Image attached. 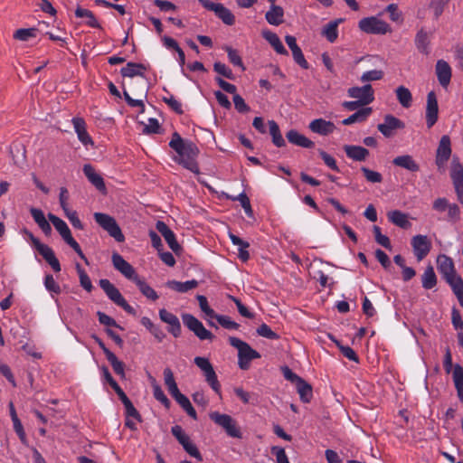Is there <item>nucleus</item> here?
Segmentation results:
<instances>
[{
    "instance_id": "nucleus-1",
    "label": "nucleus",
    "mask_w": 463,
    "mask_h": 463,
    "mask_svg": "<svg viewBox=\"0 0 463 463\" xmlns=\"http://www.w3.org/2000/svg\"><path fill=\"white\" fill-rule=\"evenodd\" d=\"M169 146L177 153L175 161L194 174H199V166L196 158L199 155L197 146L186 139H183L177 132H174Z\"/></svg>"
},
{
    "instance_id": "nucleus-2",
    "label": "nucleus",
    "mask_w": 463,
    "mask_h": 463,
    "mask_svg": "<svg viewBox=\"0 0 463 463\" xmlns=\"http://www.w3.org/2000/svg\"><path fill=\"white\" fill-rule=\"evenodd\" d=\"M48 219L52 223L57 232L60 233L64 241L75 250L79 257L81 260H83L87 265H89L88 259L81 250L79 243L71 236V230L69 229L66 222L52 213L48 214Z\"/></svg>"
},
{
    "instance_id": "nucleus-3",
    "label": "nucleus",
    "mask_w": 463,
    "mask_h": 463,
    "mask_svg": "<svg viewBox=\"0 0 463 463\" xmlns=\"http://www.w3.org/2000/svg\"><path fill=\"white\" fill-rule=\"evenodd\" d=\"M229 343L232 346L238 349V364L239 367L242 370H248L250 361L260 357V354L252 349L249 344L235 336H230Z\"/></svg>"
},
{
    "instance_id": "nucleus-4",
    "label": "nucleus",
    "mask_w": 463,
    "mask_h": 463,
    "mask_svg": "<svg viewBox=\"0 0 463 463\" xmlns=\"http://www.w3.org/2000/svg\"><path fill=\"white\" fill-rule=\"evenodd\" d=\"M93 217L95 222L118 242L125 241V236L114 217L103 213H95Z\"/></svg>"
},
{
    "instance_id": "nucleus-5",
    "label": "nucleus",
    "mask_w": 463,
    "mask_h": 463,
    "mask_svg": "<svg viewBox=\"0 0 463 463\" xmlns=\"http://www.w3.org/2000/svg\"><path fill=\"white\" fill-rule=\"evenodd\" d=\"M93 217L95 222L118 242L125 241V236L114 217L103 213H95Z\"/></svg>"
},
{
    "instance_id": "nucleus-6",
    "label": "nucleus",
    "mask_w": 463,
    "mask_h": 463,
    "mask_svg": "<svg viewBox=\"0 0 463 463\" xmlns=\"http://www.w3.org/2000/svg\"><path fill=\"white\" fill-rule=\"evenodd\" d=\"M93 217L95 222L118 242L125 241V236L114 217L103 213H95Z\"/></svg>"
},
{
    "instance_id": "nucleus-7",
    "label": "nucleus",
    "mask_w": 463,
    "mask_h": 463,
    "mask_svg": "<svg viewBox=\"0 0 463 463\" xmlns=\"http://www.w3.org/2000/svg\"><path fill=\"white\" fill-rule=\"evenodd\" d=\"M99 284L111 301L122 307L127 313L136 314L135 309L126 301L119 290L109 279H102Z\"/></svg>"
},
{
    "instance_id": "nucleus-8",
    "label": "nucleus",
    "mask_w": 463,
    "mask_h": 463,
    "mask_svg": "<svg viewBox=\"0 0 463 463\" xmlns=\"http://www.w3.org/2000/svg\"><path fill=\"white\" fill-rule=\"evenodd\" d=\"M194 364L201 369L205 377V381L212 389L218 394L221 393V384L218 381L217 374L209 359L202 356H196L194 360Z\"/></svg>"
},
{
    "instance_id": "nucleus-9",
    "label": "nucleus",
    "mask_w": 463,
    "mask_h": 463,
    "mask_svg": "<svg viewBox=\"0 0 463 463\" xmlns=\"http://www.w3.org/2000/svg\"><path fill=\"white\" fill-rule=\"evenodd\" d=\"M358 27L366 33L385 34L391 32L390 25L375 16L365 17L359 21Z\"/></svg>"
},
{
    "instance_id": "nucleus-10",
    "label": "nucleus",
    "mask_w": 463,
    "mask_h": 463,
    "mask_svg": "<svg viewBox=\"0 0 463 463\" xmlns=\"http://www.w3.org/2000/svg\"><path fill=\"white\" fill-rule=\"evenodd\" d=\"M33 245L55 272L61 271V264L51 247L42 243L32 232H26Z\"/></svg>"
},
{
    "instance_id": "nucleus-11",
    "label": "nucleus",
    "mask_w": 463,
    "mask_h": 463,
    "mask_svg": "<svg viewBox=\"0 0 463 463\" xmlns=\"http://www.w3.org/2000/svg\"><path fill=\"white\" fill-rule=\"evenodd\" d=\"M182 319L184 326L200 339L213 340L214 335L207 330L203 323L191 314H183Z\"/></svg>"
},
{
    "instance_id": "nucleus-12",
    "label": "nucleus",
    "mask_w": 463,
    "mask_h": 463,
    "mask_svg": "<svg viewBox=\"0 0 463 463\" xmlns=\"http://www.w3.org/2000/svg\"><path fill=\"white\" fill-rule=\"evenodd\" d=\"M210 419L224 429L226 433L232 438H241V433L240 429L237 427L236 421L228 414H222L217 411L210 414Z\"/></svg>"
},
{
    "instance_id": "nucleus-13",
    "label": "nucleus",
    "mask_w": 463,
    "mask_h": 463,
    "mask_svg": "<svg viewBox=\"0 0 463 463\" xmlns=\"http://www.w3.org/2000/svg\"><path fill=\"white\" fill-rule=\"evenodd\" d=\"M171 432L173 436L178 440V442L183 446L184 449L192 457L196 459L202 461L203 457L199 452L196 446L191 442L188 435L185 434L183 428L180 425H175L171 429Z\"/></svg>"
},
{
    "instance_id": "nucleus-14",
    "label": "nucleus",
    "mask_w": 463,
    "mask_h": 463,
    "mask_svg": "<svg viewBox=\"0 0 463 463\" xmlns=\"http://www.w3.org/2000/svg\"><path fill=\"white\" fill-rule=\"evenodd\" d=\"M450 177L458 201L463 204V165L457 160L451 164Z\"/></svg>"
},
{
    "instance_id": "nucleus-15",
    "label": "nucleus",
    "mask_w": 463,
    "mask_h": 463,
    "mask_svg": "<svg viewBox=\"0 0 463 463\" xmlns=\"http://www.w3.org/2000/svg\"><path fill=\"white\" fill-rule=\"evenodd\" d=\"M347 93L349 97L357 99L364 106L369 105L374 100V91L371 84L349 88Z\"/></svg>"
},
{
    "instance_id": "nucleus-16",
    "label": "nucleus",
    "mask_w": 463,
    "mask_h": 463,
    "mask_svg": "<svg viewBox=\"0 0 463 463\" xmlns=\"http://www.w3.org/2000/svg\"><path fill=\"white\" fill-rule=\"evenodd\" d=\"M411 246L415 257L419 261L422 260L431 249V241L426 235H415L411 239Z\"/></svg>"
},
{
    "instance_id": "nucleus-17",
    "label": "nucleus",
    "mask_w": 463,
    "mask_h": 463,
    "mask_svg": "<svg viewBox=\"0 0 463 463\" xmlns=\"http://www.w3.org/2000/svg\"><path fill=\"white\" fill-rule=\"evenodd\" d=\"M405 128V124L398 118L388 114L384 116L383 123L378 124V130L385 137H391L398 129Z\"/></svg>"
},
{
    "instance_id": "nucleus-18",
    "label": "nucleus",
    "mask_w": 463,
    "mask_h": 463,
    "mask_svg": "<svg viewBox=\"0 0 463 463\" xmlns=\"http://www.w3.org/2000/svg\"><path fill=\"white\" fill-rule=\"evenodd\" d=\"M113 267L127 279L134 281L138 275L135 269L118 252H113L111 256Z\"/></svg>"
},
{
    "instance_id": "nucleus-19",
    "label": "nucleus",
    "mask_w": 463,
    "mask_h": 463,
    "mask_svg": "<svg viewBox=\"0 0 463 463\" xmlns=\"http://www.w3.org/2000/svg\"><path fill=\"white\" fill-rule=\"evenodd\" d=\"M156 230L164 237L165 241L168 244L169 248L175 253L180 254L182 247L179 245L175 239V233L171 229L162 221H157L156 223Z\"/></svg>"
},
{
    "instance_id": "nucleus-20",
    "label": "nucleus",
    "mask_w": 463,
    "mask_h": 463,
    "mask_svg": "<svg viewBox=\"0 0 463 463\" xmlns=\"http://www.w3.org/2000/svg\"><path fill=\"white\" fill-rule=\"evenodd\" d=\"M451 155V143L449 136H442L436 153V165L441 167L449 159Z\"/></svg>"
},
{
    "instance_id": "nucleus-21",
    "label": "nucleus",
    "mask_w": 463,
    "mask_h": 463,
    "mask_svg": "<svg viewBox=\"0 0 463 463\" xmlns=\"http://www.w3.org/2000/svg\"><path fill=\"white\" fill-rule=\"evenodd\" d=\"M439 106L437 97L434 91L427 95L426 122L428 128H431L438 120Z\"/></svg>"
},
{
    "instance_id": "nucleus-22",
    "label": "nucleus",
    "mask_w": 463,
    "mask_h": 463,
    "mask_svg": "<svg viewBox=\"0 0 463 463\" xmlns=\"http://www.w3.org/2000/svg\"><path fill=\"white\" fill-rule=\"evenodd\" d=\"M160 319L169 326L168 332L171 333L175 337H179L181 335V324L178 317L167 311L165 308L159 310Z\"/></svg>"
},
{
    "instance_id": "nucleus-23",
    "label": "nucleus",
    "mask_w": 463,
    "mask_h": 463,
    "mask_svg": "<svg viewBox=\"0 0 463 463\" xmlns=\"http://www.w3.org/2000/svg\"><path fill=\"white\" fill-rule=\"evenodd\" d=\"M436 75L439 84L447 88L451 79V68L444 60H439L436 63Z\"/></svg>"
},
{
    "instance_id": "nucleus-24",
    "label": "nucleus",
    "mask_w": 463,
    "mask_h": 463,
    "mask_svg": "<svg viewBox=\"0 0 463 463\" xmlns=\"http://www.w3.org/2000/svg\"><path fill=\"white\" fill-rule=\"evenodd\" d=\"M83 173L88 178V180L101 193H106V185L104 183V180L102 176L98 174L94 167L90 165L86 164L83 165Z\"/></svg>"
},
{
    "instance_id": "nucleus-25",
    "label": "nucleus",
    "mask_w": 463,
    "mask_h": 463,
    "mask_svg": "<svg viewBox=\"0 0 463 463\" xmlns=\"http://www.w3.org/2000/svg\"><path fill=\"white\" fill-rule=\"evenodd\" d=\"M72 124L75 129V132L77 133L79 140L84 145H91L93 146V140L90 137V135L87 132L86 129V123L82 118H72Z\"/></svg>"
},
{
    "instance_id": "nucleus-26",
    "label": "nucleus",
    "mask_w": 463,
    "mask_h": 463,
    "mask_svg": "<svg viewBox=\"0 0 463 463\" xmlns=\"http://www.w3.org/2000/svg\"><path fill=\"white\" fill-rule=\"evenodd\" d=\"M335 127L333 122L323 118H317L310 122L309 129L322 136H326L334 132Z\"/></svg>"
},
{
    "instance_id": "nucleus-27",
    "label": "nucleus",
    "mask_w": 463,
    "mask_h": 463,
    "mask_svg": "<svg viewBox=\"0 0 463 463\" xmlns=\"http://www.w3.org/2000/svg\"><path fill=\"white\" fill-rule=\"evenodd\" d=\"M286 137L289 143L298 146L305 148H312L315 146V143L312 140L295 129H290L288 132H287Z\"/></svg>"
},
{
    "instance_id": "nucleus-28",
    "label": "nucleus",
    "mask_w": 463,
    "mask_h": 463,
    "mask_svg": "<svg viewBox=\"0 0 463 463\" xmlns=\"http://www.w3.org/2000/svg\"><path fill=\"white\" fill-rule=\"evenodd\" d=\"M344 150L346 156L358 162H363L369 156V150L360 146L345 145Z\"/></svg>"
},
{
    "instance_id": "nucleus-29",
    "label": "nucleus",
    "mask_w": 463,
    "mask_h": 463,
    "mask_svg": "<svg viewBox=\"0 0 463 463\" xmlns=\"http://www.w3.org/2000/svg\"><path fill=\"white\" fill-rule=\"evenodd\" d=\"M438 270L445 279L456 273L454 263L451 258L446 255H440L437 260Z\"/></svg>"
},
{
    "instance_id": "nucleus-30",
    "label": "nucleus",
    "mask_w": 463,
    "mask_h": 463,
    "mask_svg": "<svg viewBox=\"0 0 463 463\" xmlns=\"http://www.w3.org/2000/svg\"><path fill=\"white\" fill-rule=\"evenodd\" d=\"M430 33H428L424 28H420L415 36V45L417 50L425 54L428 55L430 53Z\"/></svg>"
},
{
    "instance_id": "nucleus-31",
    "label": "nucleus",
    "mask_w": 463,
    "mask_h": 463,
    "mask_svg": "<svg viewBox=\"0 0 463 463\" xmlns=\"http://www.w3.org/2000/svg\"><path fill=\"white\" fill-rule=\"evenodd\" d=\"M392 164L396 166L402 167L411 172H418L420 170L419 164L410 155L396 156L392 160Z\"/></svg>"
},
{
    "instance_id": "nucleus-32",
    "label": "nucleus",
    "mask_w": 463,
    "mask_h": 463,
    "mask_svg": "<svg viewBox=\"0 0 463 463\" xmlns=\"http://www.w3.org/2000/svg\"><path fill=\"white\" fill-rule=\"evenodd\" d=\"M30 213L43 232L45 235H50L52 233V227L46 220L43 212L38 208H31Z\"/></svg>"
},
{
    "instance_id": "nucleus-33",
    "label": "nucleus",
    "mask_w": 463,
    "mask_h": 463,
    "mask_svg": "<svg viewBox=\"0 0 463 463\" xmlns=\"http://www.w3.org/2000/svg\"><path fill=\"white\" fill-rule=\"evenodd\" d=\"M344 21L339 18L330 21L322 30V35L326 38L329 43H335L338 37V25Z\"/></svg>"
},
{
    "instance_id": "nucleus-34",
    "label": "nucleus",
    "mask_w": 463,
    "mask_h": 463,
    "mask_svg": "<svg viewBox=\"0 0 463 463\" xmlns=\"http://www.w3.org/2000/svg\"><path fill=\"white\" fill-rule=\"evenodd\" d=\"M284 11L281 6L271 5L270 9L266 13L265 18L269 24L279 25L283 23Z\"/></svg>"
},
{
    "instance_id": "nucleus-35",
    "label": "nucleus",
    "mask_w": 463,
    "mask_h": 463,
    "mask_svg": "<svg viewBox=\"0 0 463 463\" xmlns=\"http://www.w3.org/2000/svg\"><path fill=\"white\" fill-rule=\"evenodd\" d=\"M199 282L195 279L180 282L176 280H169L166 282V287L180 293H184L197 288Z\"/></svg>"
},
{
    "instance_id": "nucleus-36",
    "label": "nucleus",
    "mask_w": 463,
    "mask_h": 463,
    "mask_svg": "<svg viewBox=\"0 0 463 463\" xmlns=\"http://www.w3.org/2000/svg\"><path fill=\"white\" fill-rule=\"evenodd\" d=\"M387 216L391 222L402 229H408L411 226L407 214L399 210L389 212Z\"/></svg>"
},
{
    "instance_id": "nucleus-37",
    "label": "nucleus",
    "mask_w": 463,
    "mask_h": 463,
    "mask_svg": "<svg viewBox=\"0 0 463 463\" xmlns=\"http://www.w3.org/2000/svg\"><path fill=\"white\" fill-rule=\"evenodd\" d=\"M146 67L142 63L128 62L120 71L123 77L143 76Z\"/></svg>"
},
{
    "instance_id": "nucleus-38",
    "label": "nucleus",
    "mask_w": 463,
    "mask_h": 463,
    "mask_svg": "<svg viewBox=\"0 0 463 463\" xmlns=\"http://www.w3.org/2000/svg\"><path fill=\"white\" fill-rule=\"evenodd\" d=\"M301 402L307 403L313 398L312 386L303 378L295 384Z\"/></svg>"
},
{
    "instance_id": "nucleus-39",
    "label": "nucleus",
    "mask_w": 463,
    "mask_h": 463,
    "mask_svg": "<svg viewBox=\"0 0 463 463\" xmlns=\"http://www.w3.org/2000/svg\"><path fill=\"white\" fill-rule=\"evenodd\" d=\"M372 108H363L359 110H357L355 113L352 114L345 119L342 121L343 125H351L355 122H363L371 114H372Z\"/></svg>"
},
{
    "instance_id": "nucleus-40",
    "label": "nucleus",
    "mask_w": 463,
    "mask_h": 463,
    "mask_svg": "<svg viewBox=\"0 0 463 463\" xmlns=\"http://www.w3.org/2000/svg\"><path fill=\"white\" fill-rule=\"evenodd\" d=\"M263 37L270 43V45L274 48V50L283 55L288 54V51L285 49L279 36L270 31L263 32Z\"/></svg>"
},
{
    "instance_id": "nucleus-41",
    "label": "nucleus",
    "mask_w": 463,
    "mask_h": 463,
    "mask_svg": "<svg viewBox=\"0 0 463 463\" xmlns=\"http://www.w3.org/2000/svg\"><path fill=\"white\" fill-rule=\"evenodd\" d=\"M396 98L403 108H410L412 103V95L410 90L404 86H399L395 90Z\"/></svg>"
},
{
    "instance_id": "nucleus-42",
    "label": "nucleus",
    "mask_w": 463,
    "mask_h": 463,
    "mask_svg": "<svg viewBox=\"0 0 463 463\" xmlns=\"http://www.w3.org/2000/svg\"><path fill=\"white\" fill-rule=\"evenodd\" d=\"M268 123L273 144L278 147L285 146L286 142L280 133L279 125L274 120H269Z\"/></svg>"
},
{
    "instance_id": "nucleus-43",
    "label": "nucleus",
    "mask_w": 463,
    "mask_h": 463,
    "mask_svg": "<svg viewBox=\"0 0 463 463\" xmlns=\"http://www.w3.org/2000/svg\"><path fill=\"white\" fill-rule=\"evenodd\" d=\"M75 15L78 18H86V24L92 28H100L99 24L95 18L93 13L88 9H84L80 6H78L75 10Z\"/></svg>"
},
{
    "instance_id": "nucleus-44",
    "label": "nucleus",
    "mask_w": 463,
    "mask_h": 463,
    "mask_svg": "<svg viewBox=\"0 0 463 463\" xmlns=\"http://www.w3.org/2000/svg\"><path fill=\"white\" fill-rule=\"evenodd\" d=\"M134 282L138 287L141 293L148 299L156 301L158 298L157 293L144 279L137 277Z\"/></svg>"
},
{
    "instance_id": "nucleus-45",
    "label": "nucleus",
    "mask_w": 463,
    "mask_h": 463,
    "mask_svg": "<svg viewBox=\"0 0 463 463\" xmlns=\"http://www.w3.org/2000/svg\"><path fill=\"white\" fill-rule=\"evenodd\" d=\"M422 287L426 289L433 288L437 284V277L431 266L425 269L421 277Z\"/></svg>"
},
{
    "instance_id": "nucleus-46",
    "label": "nucleus",
    "mask_w": 463,
    "mask_h": 463,
    "mask_svg": "<svg viewBox=\"0 0 463 463\" xmlns=\"http://www.w3.org/2000/svg\"><path fill=\"white\" fill-rule=\"evenodd\" d=\"M215 14L227 25H232L235 23V17L232 13L222 4L215 10Z\"/></svg>"
},
{
    "instance_id": "nucleus-47",
    "label": "nucleus",
    "mask_w": 463,
    "mask_h": 463,
    "mask_svg": "<svg viewBox=\"0 0 463 463\" xmlns=\"http://www.w3.org/2000/svg\"><path fill=\"white\" fill-rule=\"evenodd\" d=\"M75 268L79 275L80 286L88 292H90L93 288V286L90 277L88 276L86 271L81 268L80 263H76Z\"/></svg>"
},
{
    "instance_id": "nucleus-48",
    "label": "nucleus",
    "mask_w": 463,
    "mask_h": 463,
    "mask_svg": "<svg viewBox=\"0 0 463 463\" xmlns=\"http://www.w3.org/2000/svg\"><path fill=\"white\" fill-rule=\"evenodd\" d=\"M153 394L156 400L160 402L166 409H169L171 406V402L164 393L161 387L156 383V380L153 379Z\"/></svg>"
},
{
    "instance_id": "nucleus-49",
    "label": "nucleus",
    "mask_w": 463,
    "mask_h": 463,
    "mask_svg": "<svg viewBox=\"0 0 463 463\" xmlns=\"http://www.w3.org/2000/svg\"><path fill=\"white\" fill-rule=\"evenodd\" d=\"M448 4L449 0H430L429 7L432 10L435 20H438L443 14Z\"/></svg>"
},
{
    "instance_id": "nucleus-50",
    "label": "nucleus",
    "mask_w": 463,
    "mask_h": 463,
    "mask_svg": "<svg viewBox=\"0 0 463 463\" xmlns=\"http://www.w3.org/2000/svg\"><path fill=\"white\" fill-rule=\"evenodd\" d=\"M108 361L111 364L113 371L122 378L125 377V364L119 361L114 354H109L107 357Z\"/></svg>"
},
{
    "instance_id": "nucleus-51",
    "label": "nucleus",
    "mask_w": 463,
    "mask_h": 463,
    "mask_svg": "<svg viewBox=\"0 0 463 463\" xmlns=\"http://www.w3.org/2000/svg\"><path fill=\"white\" fill-rule=\"evenodd\" d=\"M373 232L374 234L375 241L378 244H380L381 246L384 247L387 250L392 249L390 239L386 235L382 234L381 228L379 226L374 225L373 228Z\"/></svg>"
},
{
    "instance_id": "nucleus-52",
    "label": "nucleus",
    "mask_w": 463,
    "mask_h": 463,
    "mask_svg": "<svg viewBox=\"0 0 463 463\" xmlns=\"http://www.w3.org/2000/svg\"><path fill=\"white\" fill-rule=\"evenodd\" d=\"M224 49L227 52L230 62L235 66L240 67L242 71H244L245 67L243 65L242 60H241V56L239 55L237 50L230 47V46H225Z\"/></svg>"
},
{
    "instance_id": "nucleus-53",
    "label": "nucleus",
    "mask_w": 463,
    "mask_h": 463,
    "mask_svg": "<svg viewBox=\"0 0 463 463\" xmlns=\"http://www.w3.org/2000/svg\"><path fill=\"white\" fill-rule=\"evenodd\" d=\"M37 33V29L35 28H27V29H18L15 31L14 34V38L19 41H28L30 38L35 37Z\"/></svg>"
},
{
    "instance_id": "nucleus-54",
    "label": "nucleus",
    "mask_w": 463,
    "mask_h": 463,
    "mask_svg": "<svg viewBox=\"0 0 463 463\" xmlns=\"http://www.w3.org/2000/svg\"><path fill=\"white\" fill-rule=\"evenodd\" d=\"M361 171L364 174L367 182L372 183V184L382 183L383 175L379 172L371 170L365 166H362Z\"/></svg>"
},
{
    "instance_id": "nucleus-55",
    "label": "nucleus",
    "mask_w": 463,
    "mask_h": 463,
    "mask_svg": "<svg viewBox=\"0 0 463 463\" xmlns=\"http://www.w3.org/2000/svg\"><path fill=\"white\" fill-rule=\"evenodd\" d=\"M383 71L382 70H373L365 71L362 74L360 80L362 82L380 80L383 78Z\"/></svg>"
},
{
    "instance_id": "nucleus-56",
    "label": "nucleus",
    "mask_w": 463,
    "mask_h": 463,
    "mask_svg": "<svg viewBox=\"0 0 463 463\" xmlns=\"http://www.w3.org/2000/svg\"><path fill=\"white\" fill-rule=\"evenodd\" d=\"M257 334L262 337H265V338H268L270 340H277L279 338V335L277 333H275L273 330H271V328L266 324H261L257 328Z\"/></svg>"
},
{
    "instance_id": "nucleus-57",
    "label": "nucleus",
    "mask_w": 463,
    "mask_h": 463,
    "mask_svg": "<svg viewBox=\"0 0 463 463\" xmlns=\"http://www.w3.org/2000/svg\"><path fill=\"white\" fill-rule=\"evenodd\" d=\"M213 70L214 71H216L218 74L227 78V79H230V80H233L234 79V75L232 71V70L226 66L224 63L221 62V61H216L214 62L213 64Z\"/></svg>"
},
{
    "instance_id": "nucleus-58",
    "label": "nucleus",
    "mask_w": 463,
    "mask_h": 463,
    "mask_svg": "<svg viewBox=\"0 0 463 463\" xmlns=\"http://www.w3.org/2000/svg\"><path fill=\"white\" fill-rule=\"evenodd\" d=\"M65 216L68 218V220L71 222L72 226L74 228H77L79 230H83V224L81 221L79 219L77 212L72 211L70 208L65 209L64 211Z\"/></svg>"
},
{
    "instance_id": "nucleus-59",
    "label": "nucleus",
    "mask_w": 463,
    "mask_h": 463,
    "mask_svg": "<svg viewBox=\"0 0 463 463\" xmlns=\"http://www.w3.org/2000/svg\"><path fill=\"white\" fill-rule=\"evenodd\" d=\"M163 101L166 103L175 113L179 115L184 113L181 102L178 101L173 95H170L169 97H164Z\"/></svg>"
},
{
    "instance_id": "nucleus-60",
    "label": "nucleus",
    "mask_w": 463,
    "mask_h": 463,
    "mask_svg": "<svg viewBox=\"0 0 463 463\" xmlns=\"http://www.w3.org/2000/svg\"><path fill=\"white\" fill-rule=\"evenodd\" d=\"M228 298L235 303L238 308V312L240 313L241 316L247 318H253L254 315L248 310V308L241 303V301L239 298L232 295H229Z\"/></svg>"
},
{
    "instance_id": "nucleus-61",
    "label": "nucleus",
    "mask_w": 463,
    "mask_h": 463,
    "mask_svg": "<svg viewBox=\"0 0 463 463\" xmlns=\"http://www.w3.org/2000/svg\"><path fill=\"white\" fill-rule=\"evenodd\" d=\"M452 377L455 387L463 386V367L457 364L452 371Z\"/></svg>"
},
{
    "instance_id": "nucleus-62",
    "label": "nucleus",
    "mask_w": 463,
    "mask_h": 463,
    "mask_svg": "<svg viewBox=\"0 0 463 463\" xmlns=\"http://www.w3.org/2000/svg\"><path fill=\"white\" fill-rule=\"evenodd\" d=\"M233 103H234V107L235 109L238 110V112L240 113H247L250 111V107L245 103L243 98L239 95V94H235L233 95Z\"/></svg>"
},
{
    "instance_id": "nucleus-63",
    "label": "nucleus",
    "mask_w": 463,
    "mask_h": 463,
    "mask_svg": "<svg viewBox=\"0 0 463 463\" xmlns=\"http://www.w3.org/2000/svg\"><path fill=\"white\" fill-rule=\"evenodd\" d=\"M44 286L50 292H53L55 294H60L61 288L58 283L55 281L52 275H46L44 279Z\"/></svg>"
},
{
    "instance_id": "nucleus-64",
    "label": "nucleus",
    "mask_w": 463,
    "mask_h": 463,
    "mask_svg": "<svg viewBox=\"0 0 463 463\" xmlns=\"http://www.w3.org/2000/svg\"><path fill=\"white\" fill-rule=\"evenodd\" d=\"M294 61L303 69H308V62L306 61L304 54L299 47L291 51Z\"/></svg>"
}]
</instances>
